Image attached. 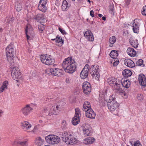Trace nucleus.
<instances>
[{"mask_svg": "<svg viewBox=\"0 0 146 146\" xmlns=\"http://www.w3.org/2000/svg\"><path fill=\"white\" fill-rule=\"evenodd\" d=\"M6 55L8 61L9 62L11 68V74L14 80L20 79L21 78V73L17 67L14 66V62L13 57L14 53L13 45L11 43L6 48Z\"/></svg>", "mask_w": 146, "mask_h": 146, "instance_id": "obj_1", "label": "nucleus"}, {"mask_svg": "<svg viewBox=\"0 0 146 146\" xmlns=\"http://www.w3.org/2000/svg\"><path fill=\"white\" fill-rule=\"evenodd\" d=\"M76 64L74 59H72L71 57H69L65 59L62 66L66 72L72 74L76 70Z\"/></svg>", "mask_w": 146, "mask_h": 146, "instance_id": "obj_2", "label": "nucleus"}, {"mask_svg": "<svg viewBox=\"0 0 146 146\" xmlns=\"http://www.w3.org/2000/svg\"><path fill=\"white\" fill-rule=\"evenodd\" d=\"M115 99V98L110 96L109 98V100L108 99L106 100L108 101V107L111 112L115 115H118L119 104L117 103Z\"/></svg>", "mask_w": 146, "mask_h": 146, "instance_id": "obj_3", "label": "nucleus"}, {"mask_svg": "<svg viewBox=\"0 0 146 146\" xmlns=\"http://www.w3.org/2000/svg\"><path fill=\"white\" fill-rule=\"evenodd\" d=\"M60 135L62 140L67 144L73 145L76 142L77 139L72 133L68 134L67 132L64 131Z\"/></svg>", "mask_w": 146, "mask_h": 146, "instance_id": "obj_4", "label": "nucleus"}, {"mask_svg": "<svg viewBox=\"0 0 146 146\" xmlns=\"http://www.w3.org/2000/svg\"><path fill=\"white\" fill-rule=\"evenodd\" d=\"M40 59L42 63L48 65L53 64L55 62L54 59L52 56L47 54L41 55Z\"/></svg>", "mask_w": 146, "mask_h": 146, "instance_id": "obj_5", "label": "nucleus"}, {"mask_svg": "<svg viewBox=\"0 0 146 146\" xmlns=\"http://www.w3.org/2000/svg\"><path fill=\"white\" fill-rule=\"evenodd\" d=\"M45 139L48 143L52 145L57 144L60 141V137L55 135H49L46 137Z\"/></svg>", "mask_w": 146, "mask_h": 146, "instance_id": "obj_6", "label": "nucleus"}, {"mask_svg": "<svg viewBox=\"0 0 146 146\" xmlns=\"http://www.w3.org/2000/svg\"><path fill=\"white\" fill-rule=\"evenodd\" d=\"M98 66L97 65H95L92 67V77H95L97 80H98L100 75L98 72Z\"/></svg>", "mask_w": 146, "mask_h": 146, "instance_id": "obj_7", "label": "nucleus"}, {"mask_svg": "<svg viewBox=\"0 0 146 146\" xmlns=\"http://www.w3.org/2000/svg\"><path fill=\"white\" fill-rule=\"evenodd\" d=\"M82 88L85 94H88L90 93L91 91V84L90 83L88 82H84L83 84Z\"/></svg>", "mask_w": 146, "mask_h": 146, "instance_id": "obj_8", "label": "nucleus"}, {"mask_svg": "<svg viewBox=\"0 0 146 146\" xmlns=\"http://www.w3.org/2000/svg\"><path fill=\"white\" fill-rule=\"evenodd\" d=\"M35 19L37 22L40 23H44L47 21L46 17L44 13H39L35 17Z\"/></svg>", "mask_w": 146, "mask_h": 146, "instance_id": "obj_9", "label": "nucleus"}, {"mask_svg": "<svg viewBox=\"0 0 146 146\" xmlns=\"http://www.w3.org/2000/svg\"><path fill=\"white\" fill-rule=\"evenodd\" d=\"M33 110V108L30 107L29 105H27L22 109L21 112L24 116H26L29 115Z\"/></svg>", "mask_w": 146, "mask_h": 146, "instance_id": "obj_10", "label": "nucleus"}, {"mask_svg": "<svg viewBox=\"0 0 146 146\" xmlns=\"http://www.w3.org/2000/svg\"><path fill=\"white\" fill-rule=\"evenodd\" d=\"M47 0H40L38 6V9L43 12H45L47 8L45 5L47 3Z\"/></svg>", "mask_w": 146, "mask_h": 146, "instance_id": "obj_11", "label": "nucleus"}, {"mask_svg": "<svg viewBox=\"0 0 146 146\" xmlns=\"http://www.w3.org/2000/svg\"><path fill=\"white\" fill-rule=\"evenodd\" d=\"M138 80L140 84L145 87L146 86V79L145 76L143 74H140L138 76Z\"/></svg>", "mask_w": 146, "mask_h": 146, "instance_id": "obj_12", "label": "nucleus"}, {"mask_svg": "<svg viewBox=\"0 0 146 146\" xmlns=\"http://www.w3.org/2000/svg\"><path fill=\"white\" fill-rule=\"evenodd\" d=\"M137 19H135L133 21V30L134 33H139V24L135 21Z\"/></svg>", "mask_w": 146, "mask_h": 146, "instance_id": "obj_13", "label": "nucleus"}, {"mask_svg": "<svg viewBox=\"0 0 146 146\" xmlns=\"http://www.w3.org/2000/svg\"><path fill=\"white\" fill-rule=\"evenodd\" d=\"M108 83L110 86L115 88L116 89H117V88L119 87L120 85L119 82L118 80H117L115 79L108 81Z\"/></svg>", "mask_w": 146, "mask_h": 146, "instance_id": "obj_14", "label": "nucleus"}, {"mask_svg": "<svg viewBox=\"0 0 146 146\" xmlns=\"http://www.w3.org/2000/svg\"><path fill=\"white\" fill-rule=\"evenodd\" d=\"M124 63L125 65L131 68H132L135 66L134 62L129 59H125L124 60Z\"/></svg>", "mask_w": 146, "mask_h": 146, "instance_id": "obj_15", "label": "nucleus"}, {"mask_svg": "<svg viewBox=\"0 0 146 146\" xmlns=\"http://www.w3.org/2000/svg\"><path fill=\"white\" fill-rule=\"evenodd\" d=\"M23 2L19 0H17L15 3V7L17 11H20L22 9V3Z\"/></svg>", "mask_w": 146, "mask_h": 146, "instance_id": "obj_16", "label": "nucleus"}, {"mask_svg": "<svg viewBox=\"0 0 146 146\" xmlns=\"http://www.w3.org/2000/svg\"><path fill=\"white\" fill-rule=\"evenodd\" d=\"M70 5V3H68L66 0H64L62 5V10L64 11H66L69 9Z\"/></svg>", "mask_w": 146, "mask_h": 146, "instance_id": "obj_17", "label": "nucleus"}, {"mask_svg": "<svg viewBox=\"0 0 146 146\" xmlns=\"http://www.w3.org/2000/svg\"><path fill=\"white\" fill-rule=\"evenodd\" d=\"M21 126L23 129H29L31 127V125L28 122L24 121L21 123Z\"/></svg>", "mask_w": 146, "mask_h": 146, "instance_id": "obj_18", "label": "nucleus"}, {"mask_svg": "<svg viewBox=\"0 0 146 146\" xmlns=\"http://www.w3.org/2000/svg\"><path fill=\"white\" fill-rule=\"evenodd\" d=\"M127 52L129 55L132 57L135 56L136 54V51L133 48H128L127 50Z\"/></svg>", "mask_w": 146, "mask_h": 146, "instance_id": "obj_19", "label": "nucleus"}, {"mask_svg": "<svg viewBox=\"0 0 146 146\" xmlns=\"http://www.w3.org/2000/svg\"><path fill=\"white\" fill-rule=\"evenodd\" d=\"M53 75L57 76H60L62 74V70L58 68H54Z\"/></svg>", "mask_w": 146, "mask_h": 146, "instance_id": "obj_20", "label": "nucleus"}, {"mask_svg": "<svg viewBox=\"0 0 146 146\" xmlns=\"http://www.w3.org/2000/svg\"><path fill=\"white\" fill-rule=\"evenodd\" d=\"M121 83L123 86L127 88H129L130 85L129 80L126 79H124L123 81H121Z\"/></svg>", "mask_w": 146, "mask_h": 146, "instance_id": "obj_21", "label": "nucleus"}, {"mask_svg": "<svg viewBox=\"0 0 146 146\" xmlns=\"http://www.w3.org/2000/svg\"><path fill=\"white\" fill-rule=\"evenodd\" d=\"M25 31L27 39V40H29V39L30 36L28 34L31 35V34L33 33V29L32 28H29V27L27 26L26 27V29L25 30Z\"/></svg>", "mask_w": 146, "mask_h": 146, "instance_id": "obj_22", "label": "nucleus"}, {"mask_svg": "<svg viewBox=\"0 0 146 146\" xmlns=\"http://www.w3.org/2000/svg\"><path fill=\"white\" fill-rule=\"evenodd\" d=\"M122 74L124 77H128L130 76L131 75L132 72L129 70L125 69L123 71Z\"/></svg>", "mask_w": 146, "mask_h": 146, "instance_id": "obj_23", "label": "nucleus"}, {"mask_svg": "<svg viewBox=\"0 0 146 146\" xmlns=\"http://www.w3.org/2000/svg\"><path fill=\"white\" fill-rule=\"evenodd\" d=\"M88 75V72L87 71L82 70L80 74V77L81 79H84L87 78Z\"/></svg>", "mask_w": 146, "mask_h": 146, "instance_id": "obj_24", "label": "nucleus"}, {"mask_svg": "<svg viewBox=\"0 0 146 146\" xmlns=\"http://www.w3.org/2000/svg\"><path fill=\"white\" fill-rule=\"evenodd\" d=\"M51 40L53 41L55 40V42L56 43L61 42L63 44L64 42V40H63L62 38L59 36L58 35H57L54 38H51Z\"/></svg>", "mask_w": 146, "mask_h": 146, "instance_id": "obj_25", "label": "nucleus"}, {"mask_svg": "<svg viewBox=\"0 0 146 146\" xmlns=\"http://www.w3.org/2000/svg\"><path fill=\"white\" fill-rule=\"evenodd\" d=\"M8 84V82L6 80L3 82L2 85L0 88V93L3 92L4 90L7 87Z\"/></svg>", "mask_w": 146, "mask_h": 146, "instance_id": "obj_26", "label": "nucleus"}, {"mask_svg": "<svg viewBox=\"0 0 146 146\" xmlns=\"http://www.w3.org/2000/svg\"><path fill=\"white\" fill-rule=\"evenodd\" d=\"M83 110L84 111L86 109H91V106L90 103L88 102H84L83 106Z\"/></svg>", "mask_w": 146, "mask_h": 146, "instance_id": "obj_27", "label": "nucleus"}, {"mask_svg": "<svg viewBox=\"0 0 146 146\" xmlns=\"http://www.w3.org/2000/svg\"><path fill=\"white\" fill-rule=\"evenodd\" d=\"M84 36L87 38L88 40L91 41V33L90 31H88L85 32L84 33Z\"/></svg>", "mask_w": 146, "mask_h": 146, "instance_id": "obj_28", "label": "nucleus"}, {"mask_svg": "<svg viewBox=\"0 0 146 146\" xmlns=\"http://www.w3.org/2000/svg\"><path fill=\"white\" fill-rule=\"evenodd\" d=\"M80 117H74L72 119V122L73 125H76L80 122Z\"/></svg>", "mask_w": 146, "mask_h": 146, "instance_id": "obj_29", "label": "nucleus"}, {"mask_svg": "<svg viewBox=\"0 0 146 146\" xmlns=\"http://www.w3.org/2000/svg\"><path fill=\"white\" fill-rule=\"evenodd\" d=\"M110 57L113 58H116L118 55V53L117 51L115 50H112L110 54Z\"/></svg>", "mask_w": 146, "mask_h": 146, "instance_id": "obj_30", "label": "nucleus"}, {"mask_svg": "<svg viewBox=\"0 0 146 146\" xmlns=\"http://www.w3.org/2000/svg\"><path fill=\"white\" fill-rule=\"evenodd\" d=\"M129 42L130 44L133 47L136 48L138 47V44L137 40H136L135 41L133 40H130Z\"/></svg>", "mask_w": 146, "mask_h": 146, "instance_id": "obj_31", "label": "nucleus"}, {"mask_svg": "<svg viewBox=\"0 0 146 146\" xmlns=\"http://www.w3.org/2000/svg\"><path fill=\"white\" fill-rule=\"evenodd\" d=\"M116 41V38L115 36L111 37L109 39V42L110 43V46L112 47L113 44Z\"/></svg>", "mask_w": 146, "mask_h": 146, "instance_id": "obj_32", "label": "nucleus"}, {"mask_svg": "<svg viewBox=\"0 0 146 146\" xmlns=\"http://www.w3.org/2000/svg\"><path fill=\"white\" fill-rule=\"evenodd\" d=\"M82 127L84 135L86 136H88L89 135V134H90V133L89 130L88 129L84 128L83 125L82 126Z\"/></svg>", "mask_w": 146, "mask_h": 146, "instance_id": "obj_33", "label": "nucleus"}, {"mask_svg": "<svg viewBox=\"0 0 146 146\" xmlns=\"http://www.w3.org/2000/svg\"><path fill=\"white\" fill-rule=\"evenodd\" d=\"M86 112V116L89 118H91V109H87V110H85Z\"/></svg>", "mask_w": 146, "mask_h": 146, "instance_id": "obj_34", "label": "nucleus"}, {"mask_svg": "<svg viewBox=\"0 0 146 146\" xmlns=\"http://www.w3.org/2000/svg\"><path fill=\"white\" fill-rule=\"evenodd\" d=\"M45 25L43 24H40L38 25V28L40 33H42L43 31L44 30Z\"/></svg>", "mask_w": 146, "mask_h": 146, "instance_id": "obj_35", "label": "nucleus"}, {"mask_svg": "<svg viewBox=\"0 0 146 146\" xmlns=\"http://www.w3.org/2000/svg\"><path fill=\"white\" fill-rule=\"evenodd\" d=\"M99 100V101L100 105L104 106L106 104V102L104 100H105L104 97H100V95Z\"/></svg>", "mask_w": 146, "mask_h": 146, "instance_id": "obj_36", "label": "nucleus"}, {"mask_svg": "<svg viewBox=\"0 0 146 146\" xmlns=\"http://www.w3.org/2000/svg\"><path fill=\"white\" fill-rule=\"evenodd\" d=\"M54 71L53 68H48L45 71L46 73L48 74L53 75Z\"/></svg>", "mask_w": 146, "mask_h": 146, "instance_id": "obj_37", "label": "nucleus"}, {"mask_svg": "<svg viewBox=\"0 0 146 146\" xmlns=\"http://www.w3.org/2000/svg\"><path fill=\"white\" fill-rule=\"evenodd\" d=\"M114 9L113 5L112 4L110 5L109 7V13L113 15H114Z\"/></svg>", "mask_w": 146, "mask_h": 146, "instance_id": "obj_38", "label": "nucleus"}, {"mask_svg": "<svg viewBox=\"0 0 146 146\" xmlns=\"http://www.w3.org/2000/svg\"><path fill=\"white\" fill-rule=\"evenodd\" d=\"M84 143L86 144L91 143V137H89L84 139Z\"/></svg>", "mask_w": 146, "mask_h": 146, "instance_id": "obj_39", "label": "nucleus"}, {"mask_svg": "<svg viewBox=\"0 0 146 146\" xmlns=\"http://www.w3.org/2000/svg\"><path fill=\"white\" fill-rule=\"evenodd\" d=\"M62 127L63 130H65L67 128L66 126L67 125V123L65 120H63L62 122Z\"/></svg>", "mask_w": 146, "mask_h": 146, "instance_id": "obj_40", "label": "nucleus"}, {"mask_svg": "<svg viewBox=\"0 0 146 146\" xmlns=\"http://www.w3.org/2000/svg\"><path fill=\"white\" fill-rule=\"evenodd\" d=\"M143 60L141 59H140L138 60L136 62V64L137 66H142L143 67H144L145 65L144 64H143Z\"/></svg>", "mask_w": 146, "mask_h": 146, "instance_id": "obj_41", "label": "nucleus"}, {"mask_svg": "<svg viewBox=\"0 0 146 146\" xmlns=\"http://www.w3.org/2000/svg\"><path fill=\"white\" fill-rule=\"evenodd\" d=\"M17 143L22 146H26L27 144V142L26 141H19L17 142Z\"/></svg>", "mask_w": 146, "mask_h": 146, "instance_id": "obj_42", "label": "nucleus"}, {"mask_svg": "<svg viewBox=\"0 0 146 146\" xmlns=\"http://www.w3.org/2000/svg\"><path fill=\"white\" fill-rule=\"evenodd\" d=\"M80 110L79 109L77 108L75 109V114L74 117H80L79 116V113Z\"/></svg>", "mask_w": 146, "mask_h": 146, "instance_id": "obj_43", "label": "nucleus"}, {"mask_svg": "<svg viewBox=\"0 0 146 146\" xmlns=\"http://www.w3.org/2000/svg\"><path fill=\"white\" fill-rule=\"evenodd\" d=\"M44 140L42 139L40 137H38L36 139V143H39L41 144L43 142Z\"/></svg>", "mask_w": 146, "mask_h": 146, "instance_id": "obj_44", "label": "nucleus"}, {"mask_svg": "<svg viewBox=\"0 0 146 146\" xmlns=\"http://www.w3.org/2000/svg\"><path fill=\"white\" fill-rule=\"evenodd\" d=\"M141 13L142 14L145 16L146 15V6H144L142 9Z\"/></svg>", "mask_w": 146, "mask_h": 146, "instance_id": "obj_45", "label": "nucleus"}, {"mask_svg": "<svg viewBox=\"0 0 146 146\" xmlns=\"http://www.w3.org/2000/svg\"><path fill=\"white\" fill-rule=\"evenodd\" d=\"M89 65L88 64H86L83 70L88 71V72L89 69Z\"/></svg>", "mask_w": 146, "mask_h": 146, "instance_id": "obj_46", "label": "nucleus"}, {"mask_svg": "<svg viewBox=\"0 0 146 146\" xmlns=\"http://www.w3.org/2000/svg\"><path fill=\"white\" fill-rule=\"evenodd\" d=\"M58 30L62 34L66 35L67 34V33L65 32V31L62 28L59 27L58 28Z\"/></svg>", "mask_w": 146, "mask_h": 146, "instance_id": "obj_47", "label": "nucleus"}, {"mask_svg": "<svg viewBox=\"0 0 146 146\" xmlns=\"http://www.w3.org/2000/svg\"><path fill=\"white\" fill-rule=\"evenodd\" d=\"M133 146H141V145L139 141H137L134 142Z\"/></svg>", "mask_w": 146, "mask_h": 146, "instance_id": "obj_48", "label": "nucleus"}, {"mask_svg": "<svg viewBox=\"0 0 146 146\" xmlns=\"http://www.w3.org/2000/svg\"><path fill=\"white\" fill-rule=\"evenodd\" d=\"M59 108H60L59 107V106H56V108H55V107H52V108H51V109L52 110L53 109V110L54 111H55V113H56V111H58V110H59Z\"/></svg>", "mask_w": 146, "mask_h": 146, "instance_id": "obj_49", "label": "nucleus"}, {"mask_svg": "<svg viewBox=\"0 0 146 146\" xmlns=\"http://www.w3.org/2000/svg\"><path fill=\"white\" fill-rule=\"evenodd\" d=\"M137 98L138 100H143V96L141 94H138L137 95Z\"/></svg>", "mask_w": 146, "mask_h": 146, "instance_id": "obj_50", "label": "nucleus"}, {"mask_svg": "<svg viewBox=\"0 0 146 146\" xmlns=\"http://www.w3.org/2000/svg\"><path fill=\"white\" fill-rule=\"evenodd\" d=\"M96 114L92 109V119H94L96 116Z\"/></svg>", "mask_w": 146, "mask_h": 146, "instance_id": "obj_51", "label": "nucleus"}, {"mask_svg": "<svg viewBox=\"0 0 146 146\" xmlns=\"http://www.w3.org/2000/svg\"><path fill=\"white\" fill-rule=\"evenodd\" d=\"M52 114H54L55 115L56 114V113H55V111H54L53 110V111H52V112H51V113L50 112L49 113H48V115H52Z\"/></svg>", "mask_w": 146, "mask_h": 146, "instance_id": "obj_52", "label": "nucleus"}, {"mask_svg": "<svg viewBox=\"0 0 146 146\" xmlns=\"http://www.w3.org/2000/svg\"><path fill=\"white\" fill-rule=\"evenodd\" d=\"M13 19H14V18H11L10 19H9L7 20V22H8L9 23H11L12 22V21H13Z\"/></svg>", "mask_w": 146, "mask_h": 146, "instance_id": "obj_53", "label": "nucleus"}, {"mask_svg": "<svg viewBox=\"0 0 146 146\" xmlns=\"http://www.w3.org/2000/svg\"><path fill=\"white\" fill-rule=\"evenodd\" d=\"M118 64V61H115L113 63V66H116Z\"/></svg>", "mask_w": 146, "mask_h": 146, "instance_id": "obj_54", "label": "nucleus"}, {"mask_svg": "<svg viewBox=\"0 0 146 146\" xmlns=\"http://www.w3.org/2000/svg\"><path fill=\"white\" fill-rule=\"evenodd\" d=\"M95 141V139L93 137H92V144L93 143L94 141Z\"/></svg>", "mask_w": 146, "mask_h": 146, "instance_id": "obj_55", "label": "nucleus"}, {"mask_svg": "<svg viewBox=\"0 0 146 146\" xmlns=\"http://www.w3.org/2000/svg\"><path fill=\"white\" fill-rule=\"evenodd\" d=\"M3 113V111L2 110H0V117H1V114Z\"/></svg>", "mask_w": 146, "mask_h": 146, "instance_id": "obj_56", "label": "nucleus"}, {"mask_svg": "<svg viewBox=\"0 0 146 146\" xmlns=\"http://www.w3.org/2000/svg\"><path fill=\"white\" fill-rule=\"evenodd\" d=\"M130 143H131V145L132 146H133V141H129Z\"/></svg>", "mask_w": 146, "mask_h": 146, "instance_id": "obj_57", "label": "nucleus"}, {"mask_svg": "<svg viewBox=\"0 0 146 146\" xmlns=\"http://www.w3.org/2000/svg\"><path fill=\"white\" fill-rule=\"evenodd\" d=\"M102 19L104 21H106V17L105 16H104L102 18Z\"/></svg>", "mask_w": 146, "mask_h": 146, "instance_id": "obj_58", "label": "nucleus"}, {"mask_svg": "<svg viewBox=\"0 0 146 146\" xmlns=\"http://www.w3.org/2000/svg\"><path fill=\"white\" fill-rule=\"evenodd\" d=\"M94 12H93V10H92V17H94Z\"/></svg>", "mask_w": 146, "mask_h": 146, "instance_id": "obj_59", "label": "nucleus"}, {"mask_svg": "<svg viewBox=\"0 0 146 146\" xmlns=\"http://www.w3.org/2000/svg\"><path fill=\"white\" fill-rule=\"evenodd\" d=\"M99 17H101L102 16V15L101 14H99L98 15Z\"/></svg>", "mask_w": 146, "mask_h": 146, "instance_id": "obj_60", "label": "nucleus"}, {"mask_svg": "<svg viewBox=\"0 0 146 146\" xmlns=\"http://www.w3.org/2000/svg\"><path fill=\"white\" fill-rule=\"evenodd\" d=\"M94 36H93V34H92V41H93L94 40Z\"/></svg>", "mask_w": 146, "mask_h": 146, "instance_id": "obj_61", "label": "nucleus"}, {"mask_svg": "<svg viewBox=\"0 0 146 146\" xmlns=\"http://www.w3.org/2000/svg\"><path fill=\"white\" fill-rule=\"evenodd\" d=\"M16 143V141L14 142L12 144V145H15V143Z\"/></svg>", "mask_w": 146, "mask_h": 146, "instance_id": "obj_62", "label": "nucleus"}, {"mask_svg": "<svg viewBox=\"0 0 146 146\" xmlns=\"http://www.w3.org/2000/svg\"><path fill=\"white\" fill-rule=\"evenodd\" d=\"M42 122H43L42 121V120H40L39 121V123H42Z\"/></svg>", "mask_w": 146, "mask_h": 146, "instance_id": "obj_63", "label": "nucleus"}, {"mask_svg": "<svg viewBox=\"0 0 146 146\" xmlns=\"http://www.w3.org/2000/svg\"><path fill=\"white\" fill-rule=\"evenodd\" d=\"M78 2H80L82 0H77Z\"/></svg>", "mask_w": 146, "mask_h": 146, "instance_id": "obj_64", "label": "nucleus"}]
</instances>
